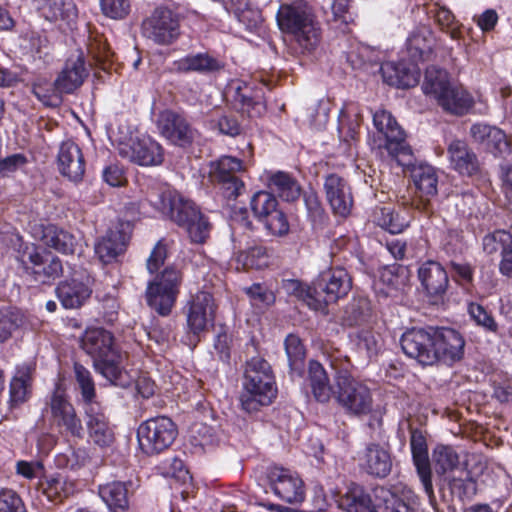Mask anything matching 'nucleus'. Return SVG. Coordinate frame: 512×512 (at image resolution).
Returning a JSON list of instances; mask_svg holds the SVG:
<instances>
[{
    "label": "nucleus",
    "mask_w": 512,
    "mask_h": 512,
    "mask_svg": "<svg viewBox=\"0 0 512 512\" xmlns=\"http://www.w3.org/2000/svg\"><path fill=\"white\" fill-rule=\"evenodd\" d=\"M353 0H332L331 11L333 21L348 29L350 25L356 24L357 13L352 7Z\"/></svg>",
    "instance_id": "58"
},
{
    "label": "nucleus",
    "mask_w": 512,
    "mask_h": 512,
    "mask_svg": "<svg viewBox=\"0 0 512 512\" xmlns=\"http://www.w3.org/2000/svg\"><path fill=\"white\" fill-rule=\"evenodd\" d=\"M380 73L384 83L398 89L415 87L421 76L419 66L412 64L406 58L383 62L380 66Z\"/></svg>",
    "instance_id": "24"
},
{
    "label": "nucleus",
    "mask_w": 512,
    "mask_h": 512,
    "mask_svg": "<svg viewBox=\"0 0 512 512\" xmlns=\"http://www.w3.org/2000/svg\"><path fill=\"white\" fill-rule=\"evenodd\" d=\"M373 222L391 234L402 233L409 226V221L391 206L376 207Z\"/></svg>",
    "instance_id": "45"
},
{
    "label": "nucleus",
    "mask_w": 512,
    "mask_h": 512,
    "mask_svg": "<svg viewBox=\"0 0 512 512\" xmlns=\"http://www.w3.org/2000/svg\"><path fill=\"white\" fill-rule=\"evenodd\" d=\"M209 180L227 200L237 199L245 190V183L238 175L245 170L243 160L224 155L209 165Z\"/></svg>",
    "instance_id": "13"
},
{
    "label": "nucleus",
    "mask_w": 512,
    "mask_h": 512,
    "mask_svg": "<svg viewBox=\"0 0 512 512\" xmlns=\"http://www.w3.org/2000/svg\"><path fill=\"white\" fill-rule=\"evenodd\" d=\"M51 252L36 246L35 244L26 245L21 253L20 261L27 273L39 269L47 262V257Z\"/></svg>",
    "instance_id": "56"
},
{
    "label": "nucleus",
    "mask_w": 512,
    "mask_h": 512,
    "mask_svg": "<svg viewBox=\"0 0 512 512\" xmlns=\"http://www.w3.org/2000/svg\"><path fill=\"white\" fill-rule=\"evenodd\" d=\"M38 13L50 22L58 20L70 24L77 19L78 10L73 0H29Z\"/></svg>",
    "instance_id": "33"
},
{
    "label": "nucleus",
    "mask_w": 512,
    "mask_h": 512,
    "mask_svg": "<svg viewBox=\"0 0 512 512\" xmlns=\"http://www.w3.org/2000/svg\"><path fill=\"white\" fill-rule=\"evenodd\" d=\"M59 173L69 181L78 184L83 181L86 162L82 149L72 140L63 141L57 155Z\"/></svg>",
    "instance_id": "26"
},
{
    "label": "nucleus",
    "mask_w": 512,
    "mask_h": 512,
    "mask_svg": "<svg viewBox=\"0 0 512 512\" xmlns=\"http://www.w3.org/2000/svg\"><path fill=\"white\" fill-rule=\"evenodd\" d=\"M20 324L21 319L17 313L0 310V342L8 340Z\"/></svg>",
    "instance_id": "64"
},
{
    "label": "nucleus",
    "mask_w": 512,
    "mask_h": 512,
    "mask_svg": "<svg viewBox=\"0 0 512 512\" xmlns=\"http://www.w3.org/2000/svg\"><path fill=\"white\" fill-rule=\"evenodd\" d=\"M33 369L23 365L16 369L9 385L8 404L11 409L19 408L32 396Z\"/></svg>",
    "instance_id": "34"
},
{
    "label": "nucleus",
    "mask_w": 512,
    "mask_h": 512,
    "mask_svg": "<svg viewBox=\"0 0 512 512\" xmlns=\"http://www.w3.org/2000/svg\"><path fill=\"white\" fill-rule=\"evenodd\" d=\"M487 469L485 457L479 453L452 451L450 449V472L460 470L465 477L452 476L450 480H478Z\"/></svg>",
    "instance_id": "31"
},
{
    "label": "nucleus",
    "mask_w": 512,
    "mask_h": 512,
    "mask_svg": "<svg viewBox=\"0 0 512 512\" xmlns=\"http://www.w3.org/2000/svg\"><path fill=\"white\" fill-rule=\"evenodd\" d=\"M407 60L419 66L420 63L434 60L439 51V43L431 29L421 26L413 30L406 39Z\"/></svg>",
    "instance_id": "22"
},
{
    "label": "nucleus",
    "mask_w": 512,
    "mask_h": 512,
    "mask_svg": "<svg viewBox=\"0 0 512 512\" xmlns=\"http://www.w3.org/2000/svg\"><path fill=\"white\" fill-rule=\"evenodd\" d=\"M270 488L287 503H300L305 498L304 482H269Z\"/></svg>",
    "instance_id": "51"
},
{
    "label": "nucleus",
    "mask_w": 512,
    "mask_h": 512,
    "mask_svg": "<svg viewBox=\"0 0 512 512\" xmlns=\"http://www.w3.org/2000/svg\"><path fill=\"white\" fill-rule=\"evenodd\" d=\"M475 106V97L465 86L450 82V115L463 117L487 113V108L484 111H477Z\"/></svg>",
    "instance_id": "39"
},
{
    "label": "nucleus",
    "mask_w": 512,
    "mask_h": 512,
    "mask_svg": "<svg viewBox=\"0 0 512 512\" xmlns=\"http://www.w3.org/2000/svg\"><path fill=\"white\" fill-rule=\"evenodd\" d=\"M418 279L430 304H444V296L448 289V272L440 262L427 260L422 263L418 268Z\"/></svg>",
    "instance_id": "21"
},
{
    "label": "nucleus",
    "mask_w": 512,
    "mask_h": 512,
    "mask_svg": "<svg viewBox=\"0 0 512 512\" xmlns=\"http://www.w3.org/2000/svg\"><path fill=\"white\" fill-rule=\"evenodd\" d=\"M352 277L340 266L330 267L322 271L313 281L315 301L313 310L324 315L329 313L328 306L348 296L352 289Z\"/></svg>",
    "instance_id": "10"
},
{
    "label": "nucleus",
    "mask_w": 512,
    "mask_h": 512,
    "mask_svg": "<svg viewBox=\"0 0 512 512\" xmlns=\"http://www.w3.org/2000/svg\"><path fill=\"white\" fill-rule=\"evenodd\" d=\"M409 280V269L407 266L394 263L386 265L380 270V281L387 287L399 290Z\"/></svg>",
    "instance_id": "50"
},
{
    "label": "nucleus",
    "mask_w": 512,
    "mask_h": 512,
    "mask_svg": "<svg viewBox=\"0 0 512 512\" xmlns=\"http://www.w3.org/2000/svg\"><path fill=\"white\" fill-rule=\"evenodd\" d=\"M244 292L248 296L251 305L256 308H268L276 301L275 293L262 283H253L251 286L244 288Z\"/></svg>",
    "instance_id": "54"
},
{
    "label": "nucleus",
    "mask_w": 512,
    "mask_h": 512,
    "mask_svg": "<svg viewBox=\"0 0 512 512\" xmlns=\"http://www.w3.org/2000/svg\"><path fill=\"white\" fill-rule=\"evenodd\" d=\"M102 13L111 19H124L130 12V0H100Z\"/></svg>",
    "instance_id": "62"
},
{
    "label": "nucleus",
    "mask_w": 512,
    "mask_h": 512,
    "mask_svg": "<svg viewBox=\"0 0 512 512\" xmlns=\"http://www.w3.org/2000/svg\"><path fill=\"white\" fill-rule=\"evenodd\" d=\"M280 31L292 36L300 54L313 52L320 42V29L311 5L305 0L280 4L276 13Z\"/></svg>",
    "instance_id": "3"
},
{
    "label": "nucleus",
    "mask_w": 512,
    "mask_h": 512,
    "mask_svg": "<svg viewBox=\"0 0 512 512\" xmlns=\"http://www.w3.org/2000/svg\"><path fill=\"white\" fill-rule=\"evenodd\" d=\"M249 208L255 219L262 224L267 235L283 237L290 231V223L286 212L270 191L255 192L249 202Z\"/></svg>",
    "instance_id": "12"
},
{
    "label": "nucleus",
    "mask_w": 512,
    "mask_h": 512,
    "mask_svg": "<svg viewBox=\"0 0 512 512\" xmlns=\"http://www.w3.org/2000/svg\"><path fill=\"white\" fill-rule=\"evenodd\" d=\"M85 59L82 54L76 58H69L61 72L58 74L56 84L64 94H72L78 89L87 77Z\"/></svg>",
    "instance_id": "35"
},
{
    "label": "nucleus",
    "mask_w": 512,
    "mask_h": 512,
    "mask_svg": "<svg viewBox=\"0 0 512 512\" xmlns=\"http://www.w3.org/2000/svg\"><path fill=\"white\" fill-rule=\"evenodd\" d=\"M446 327L411 328L400 338L403 353L423 366L434 365L448 352Z\"/></svg>",
    "instance_id": "6"
},
{
    "label": "nucleus",
    "mask_w": 512,
    "mask_h": 512,
    "mask_svg": "<svg viewBox=\"0 0 512 512\" xmlns=\"http://www.w3.org/2000/svg\"><path fill=\"white\" fill-rule=\"evenodd\" d=\"M177 436V424L165 415L148 418L137 429L139 448L149 457L158 456L169 450Z\"/></svg>",
    "instance_id": "11"
},
{
    "label": "nucleus",
    "mask_w": 512,
    "mask_h": 512,
    "mask_svg": "<svg viewBox=\"0 0 512 512\" xmlns=\"http://www.w3.org/2000/svg\"><path fill=\"white\" fill-rule=\"evenodd\" d=\"M512 244V234L504 229H497L491 233L486 234L482 239L483 250L488 255H493L504 250Z\"/></svg>",
    "instance_id": "53"
},
{
    "label": "nucleus",
    "mask_w": 512,
    "mask_h": 512,
    "mask_svg": "<svg viewBox=\"0 0 512 512\" xmlns=\"http://www.w3.org/2000/svg\"><path fill=\"white\" fill-rule=\"evenodd\" d=\"M35 281L42 284H48L59 278L63 274L62 261L58 256L52 255L47 257V262L30 272Z\"/></svg>",
    "instance_id": "55"
},
{
    "label": "nucleus",
    "mask_w": 512,
    "mask_h": 512,
    "mask_svg": "<svg viewBox=\"0 0 512 512\" xmlns=\"http://www.w3.org/2000/svg\"><path fill=\"white\" fill-rule=\"evenodd\" d=\"M282 288L288 295L302 300L313 310L312 301H315L313 283L307 285L298 279H285L282 282Z\"/></svg>",
    "instance_id": "59"
},
{
    "label": "nucleus",
    "mask_w": 512,
    "mask_h": 512,
    "mask_svg": "<svg viewBox=\"0 0 512 512\" xmlns=\"http://www.w3.org/2000/svg\"><path fill=\"white\" fill-rule=\"evenodd\" d=\"M32 94L46 107H58L63 102L64 94L56 80L51 82L46 78H37L31 85Z\"/></svg>",
    "instance_id": "46"
},
{
    "label": "nucleus",
    "mask_w": 512,
    "mask_h": 512,
    "mask_svg": "<svg viewBox=\"0 0 512 512\" xmlns=\"http://www.w3.org/2000/svg\"><path fill=\"white\" fill-rule=\"evenodd\" d=\"M184 275L175 266H166L149 281L145 290L147 305L158 315L167 317L172 313L181 292Z\"/></svg>",
    "instance_id": "8"
},
{
    "label": "nucleus",
    "mask_w": 512,
    "mask_h": 512,
    "mask_svg": "<svg viewBox=\"0 0 512 512\" xmlns=\"http://www.w3.org/2000/svg\"><path fill=\"white\" fill-rule=\"evenodd\" d=\"M45 411L53 431L67 440L83 439L85 430L82 419L70 401L69 395L59 384L47 397Z\"/></svg>",
    "instance_id": "7"
},
{
    "label": "nucleus",
    "mask_w": 512,
    "mask_h": 512,
    "mask_svg": "<svg viewBox=\"0 0 512 512\" xmlns=\"http://www.w3.org/2000/svg\"><path fill=\"white\" fill-rule=\"evenodd\" d=\"M94 282V278L86 270L74 271L57 284L56 297L65 309L81 308L90 299Z\"/></svg>",
    "instance_id": "19"
},
{
    "label": "nucleus",
    "mask_w": 512,
    "mask_h": 512,
    "mask_svg": "<svg viewBox=\"0 0 512 512\" xmlns=\"http://www.w3.org/2000/svg\"><path fill=\"white\" fill-rule=\"evenodd\" d=\"M409 170L414 185V192L410 198L411 206L420 212H432V200L438 193V176L434 167L426 163H415L402 166Z\"/></svg>",
    "instance_id": "16"
},
{
    "label": "nucleus",
    "mask_w": 512,
    "mask_h": 512,
    "mask_svg": "<svg viewBox=\"0 0 512 512\" xmlns=\"http://www.w3.org/2000/svg\"><path fill=\"white\" fill-rule=\"evenodd\" d=\"M120 153L132 163L143 167L158 166L164 161L163 146L150 136L131 138Z\"/></svg>",
    "instance_id": "23"
},
{
    "label": "nucleus",
    "mask_w": 512,
    "mask_h": 512,
    "mask_svg": "<svg viewBox=\"0 0 512 512\" xmlns=\"http://www.w3.org/2000/svg\"><path fill=\"white\" fill-rule=\"evenodd\" d=\"M226 63L208 52L190 53L172 62L171 71L178 74H211L224 70Z\"/></svg>",
    "instance_id": "28"
},
{
    "label": "nucleus",
    "mask_w": 512,
    "mask_h": 512,
    "mask_svg": "<svg viewBox=\"0 0 512 512\" xmlns=\"http://www.w3.org/2000/svg\"><path fill=\"white\" fill-rule=\"evenodd\" d=\"M146 36L160 45H169L180 36V16L167 6L156 7L143 21Z\"/></svg>",
    "instance_id": "18"
},
{
    "label": "nucleus",
    "mask_w": 512,
    "mask_h": 512,
    "mask_svg": "<svg viewBox=\"0 0 512 512\" xmlns=\"http://www.w3.org/2000/svg\"><path fill=\"white\" fill-rule=\"evenodd\" d=\"M332 398L350 417L366 416L373 409L371 389L358 378L353 380L344 379L335 384Z\"/></svg>",
    "instance_id": "14"
},
{
    "label": "nucleus",
    "mask_w": 512,
    "mask_h": 512,
    "mask_svg": "<svg viewBox=\"0 0 512 512\" xmlns=\"http://www.w3.org/2000/svg\"><path fill=\"white\" fill-rule=\"evenodd\" d=\"M331 367L334 370L333 380L335 384L340 383V381L344 379H356V377L353 376L354 365L348 356L334 357L331 360Z\"/></svg>",
    "instance_id": "63"
},
{
    "label": "nucleus",
    "mask_w": 512,
    "mask_h": 512,
    "mask_svg": "<svg viewBox=\"0 0 512 512\" xmlns=\"http://www.w3.org/2000/svg\"><path fill=\"white\" fill-rule=\"evenodd\" d=\"M305 385L309 388L313 398L319 403H328L335 391V382L331 384L329 375L324 366L317 360L308 362Z\"/></svg>",
    "instance_id": "30"
},
{
    "label": "nucleus",
    "mask_w": 512,
    "mask_h": 512,
    "mask_svg": "<svg viewBox=\"0 0 512 512\" xmlns=\"http://www.w3.org/2000/svg\"><path fill=\"white\" fill-rule=\"evenodd\" d=\"M267 185L270 192L277 194L286 202L296 201L302 193L298 180L289 172L276 171L267 177Z\"/></svg>",
    "instance_id": "38"
},
{
    "label": "nucleus",
    "mask_w": 512,
    "mask_h": 512,
    "mask_svg": "<svg viewBox=\"0 0 512 512\" xmlns=\"http://www.w3.org/2000/svg\"><path fill=\"white\" fill-rule=\"evenodd\" d=\"M87 429L92 442L100 448H108L115 442V433L101 405L84 409Z\"/></svg>",
    "instance_id": "29"
},
{
    "label": "nucleus",
    "mask_w": 512,
    "mask_h": 512,
    "mask_svg": "<svg viewBox=\"0 0 512 512\" xmlns=\"http://www.w3.org/2000/svg\"><path fill=\"white\" fill-rule=\"evenodd\" d=\"M323 190L334 214L342 217L350 214L353 196L346 179L337 173H328L324 177Z\"/></svg>",
    "instance_id": "25"
},
{
    "label": "nucleus",
    "mask_w": 512,
    "mask_h": 512,
    "mask_svg": "<svg viewBox=\"0 0 512 512\" xmlns=\"http://www.w3.org/2000/svg\"><path fill=\"white\" fill-rule=\"evenodd\" d=\"M354 344L360 353L368 358L377 356L382 347L381 335L372 329H361L354 336Z\"/></svg>",
    "instance_id": "49"
},
{
    "label": "nucleus",
    "mask_w": 512,
    "mask_h": 512,
    "mask_svg": "<svg viewBox=\"0 0 512 512\" xmlns=\"http://www.w3.org/2000/svg\"><path fill=\"white\" fill-rule=\"evenodd\" d=\"M450 278L466 292L473 286L474 268L468 263L450 261Z\"/></svg>",
    "instance_id": "61"
},
{
    "label": "nucleus",
    "mask_w": 512,
    "mask_h": 512,
    "mask_svg": "<svg viewBox=\"0 0 512 512\" xmlns=\"http://www.w3.org/2000/svg\"><path fill=\"white\" fill-rule=\"evenodd\" d=\"M240 395L241 408L247 413L258 412L276 399L278 388L272 366L263 357L246 361Z\"/></svg>",
    "instance_id": "4"
},
{
    "label": "nucleus",
    "mask_w": 512,
    "mask_h": 512,
    "mask_svg": "<svg viewBox=\"0 0 512 512\" xmlns=\"http://www.w3.org/2000/svg\"><path fill=\"white\" fill-rule=\"evenodd\" d=\"M73 373L84 409L100 405L97 401L96 385L91 371L83 364L74 362Z\"/></svg>",
    "instance_id": "43"
},
{
    "label": "nucleus",
    "mask_w": 512,
    "mask_h": 512,
    "mask_svg": "<svg viewBox=\"0 0 512 512\" xmlns=\"http://www.w3.org/2000/svg\"><path fill=\"white\" fill-rule=\"evenodd\" d=\"M157 128L166 141L176 147L189 148L194 140L196 129L182 111L164 109L159 112Z\"/></svg>",
    "instance_id": "17"
},
{
    "label": "nucleus",
    "mask_w": 512,
    "mask_h": 512,
    "mask_svg": "<svg viewBox=\"0 0 512 512\" xmlns=\"http://www.w3.org/2000/svg\"><path fill=\"white\" fill-rule=\"evenodd\" d=\"M150 204L164 217L183 229L192 243L204 244L212 225L201 208L169 186H162L148 196Z\"/></svg>",
    "instance_id": "1"
},
{
    "label": "nucleus",
    "mask_w": 512,
    "mask_h": 512,
    "mask_svg": "<svg viewBox=\"0 0 512 512\" xmlns=\"http://www.w3.org/2000/svg\"><path fill=\"white\" fill-rule=\"evenodd\" d=\"M371 489L375 503L360 483L348 482L340 506L347 512H377L376 506L382 507L384 512H415L416 502L406 493L398 494L384 484H377Z\"/></svg>",
    "instance_id": "5"
},
{
    "label": "nucleus",
    "mask_w": 512,
    "mask_h": 512,
    "mask_svg": "<svg viewBox=\"0 0 512 512\" xmlns=\"http://www.w3.org/2000/svg\"><path fill=\"white\" fill-rule=\"evenodd\" d=\"M307 216L314 225H321L328 218L318 193L310 189L303 193Z\"/></svg>",
    "instance_id": "57"
},
{
    "label": "nucleus",
    "mask_w": 512,
    "mask_h": 512,
    "mask_svg": "<svg viewBox=\"0 0 512 512\" xmlns=\"http://www.w3.org/2000/svg\"><path fill=\"white\" fill-rule=\"evenodd\" d=\"M373 125L379 137L383 139V143L378 147L385 149L399 166L411 164L414 160L412 148L406 141L405 131L392 113L385 109L376 110L373 113Z\"/></svg>",
    "instance_id": "9"
},
{
    "label": "nucleus",
    "mask_w": 512,
    "mask_h": 512,
    "mask_svg": "<svg viewBox=\"0 0 512 512\" xmlns=\"http://www.w3.org/2000/svg\"><path fill=\"white\" fill-rule=\"evenodd\" d=\"M236 261L244 270H260L268 266L269 254L266 246L262 244L253 245L246 250L237 253Z\"/></svg>",
    "instance_id": "47"
},
{
    "label": "nucleus",
    "mask_w": 512,
    "mask_h": 512,
    "mask_svg": "<svg viewBox=\"0 0 512 512\" xmlns=\"http://www.w3.org/2000/svg\"><path fill=\"white\" fill-rule=\"evenodd\" d=\"M392 468V460L389 452L377 443H370L365 450L364 469L377 478L388 476Z\"/></svg>",
    "instance_id": "41"
},
{
    "label": "nucleus",
    "mask_w": 512,
    "mask_h": 512,
    "mask_svg": "<svg viewBox=\"0 0 512 512\" xmlns=\"http://www.w3.org/2000/svg\"><path fill=\"white\" fill-rule=\"evenodd\" d=\"M35 489L48 501L61 502L74 492V482H35Z\"/></svg>",
    "instance_id": "52"
},
{
    "label": "nucleus",
    "mask_w": 512,
    "mask_h": 512,
    "mask_svg": "<svg viewBox=\"0 0 512 512\" xmlns=\"http://www.w3.org/2000/svg\"><path fill=\"white\" fill-rule=\"evenodd\" d=\"M424 94L437 101L448 112V71L437 66H428L422 84Z\"/></svg>",
    "instance_id": "32"
},
{
    "label": "nucleus",
    "mask_w": 512,
    "mask_h": 512,
    "mask_svg": "<svg viewBox=\"0 0 512 512\" xmlns=\"http://www.w3.org/2000/svg\"><path fill=\"white\" fill-rule=\"evenodd\" d=\"M233 103L249 118L261 117L266 112L264 90L253 83L240 82L235 89Z\"/></svg>",
    "instance_id": "27"
},
{
    "label": "nucleus",
    "mask_w": 512,
    "mask_h": 512,
    "mask_svg": "<svg viewBox=\"0 0 512 512\" xmlns=\"http://www.w3.org/2000/svg\"><path fill=\"white\" fill-rule=\"evenodd\" d=\"M41 241L46 247L63 255H73L78 246L76 236L56 224L43 226Z\"/></svg>",
    "instance_id": "36"
},
{
    "label": "nucleus",
    "mask_w": 512,
    "mask_h": 512,
    "mask_svg": "<svg viewBox=\"0 0 512 512\" xmlns=\"http://www.w3.org/2000/svg\"><path fill=\"white\" fill-rule=\"evenodd\" d=\"M156 474L172 480H193L189 467L183 459L173 456L163 459L155 466Z\"/></svg>",
    "instance_id": "48"
},
{
    "label": "nucleus",
    "mask_w": 512,
    "mask_h": 512,
    "mask_svg": "<svg viewBox=\"0 0 512 512\" xmlns=\"http://www.w3.org/2000/svg\"><path fill=\"white\" fill-rule=\"evenodd\" d=\"M99 496L111 512H126L128 509L127 488L124 482H105L99 486Z\"/></svg>",
    "instance_id": "44"
},
{
    "label": "nucleus",
    "mask_w": 512,
    "mask_h": 512,
    "mask_svg": "<svg viewBox=\"0 0 512 512\" xmlns=\"http://www.w3.org/2000/svg\"><path fill=\"white\" fill-rule=\"evenodd\" d=\"M284 348L288 358L289 374L292 378L305 376L306 348L301 338L290 333L284 340Z\"/></svg>",
    "instance_id": "42"
},
{
    "label": "nucleus",
    "mask_w": 512,
    "mask_h": 512,
    "mask_svg": "<svg viewBox=\"0 0 512 512\" xmlns=\"http://www.w3.org/2000/svg\"><path fill=\"white\" fill-rule=\"evenodd\" d=\"M481 146L495 157L502 156L510 151V143L504 130L499 127L492 129L491 134Z\"/></svg>",
    "instance_id": "60"
},
{
    "label": "nucleus",
    "mask_w": 512,
    "mask_h": 512,
    "mask_svg": "<svg viewBox=\"0 0 512 512\" xmlns=\"http://www.w3.org/2000/svg\"><path fill=\"white\" fill-rule=\"evenodd\" d=\"M450 163L462 176L471 177L480 171L477 155L462 140H454L450 143Z\"/></svg>",
    "instance_id": "37"
},
{
    "label": "nucleus",
    "mask_w": 512,
    "mask_h": 512,
    "mask_svg": "<svg viewBox=\"0 0 512 512\" xmlns=\"http://www.w3.org/2000/svg\"><path fill=\"white\" fill-rule=\"evenodd\" d=\"M132 225L129 221H119L110 228L106 235L95 245V253L103 264L118 261L127 249L131 238Z\"/></svg>",
    "instance_id": "20"
},
{
    "label": "nucleus",
    "mask_w": 512,
    "mask_h": 512,
    "mask_svg": "<svg viewBox=\"0 0 512 512\" xmlns=\"http://www.w3.org/2000/svg\"><path fill=\"white\" fill-rule=\"evenodd\" d=\"M410 447L414 465L420 480H431V465L426 436L418 428L411 429Z\"/></svg>",
    "instance_id": "40"
},
{
    "label": "nucleus",
    "mask_w": 512,
    "mask_h": 512,
    "mask_svg": "<svg viewBox=\"0 0 512 512\" xmlns=\"http://www.w3.org/2000/svg\"><path fill=\"white\" fill-rule=\"evenodd\" d=\"M80 346L91 357L94 369L114 386L126 388L132 378L124 366L125 357L112 332L105 328H88Z\"/></svg>",
    "instance_id": "2"
},
{
    "label": "nucleus",
    "mask_w": 512,
    "mask_h": 512,
    "mask_svg": "<svg viewBox=\"0 0 512 512\" xmlns=\"http://www.w3.org/2000/svg\"><path fill=\"white\" fill-rule=\"evenodd\" d=\"M217 304L213 294L207 290L196 292L187 301L184 307L186 315V331L195 342H198L200 335L213 325L216 318Z\"/></svg>",
    "instance_id": "15"
}]
</instances>
